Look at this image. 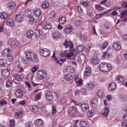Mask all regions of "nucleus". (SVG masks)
I'll use <instances>...</instances> for the list:
<instances>
[{"label":"nucleus","instance_id":"f257e3e1","mask_svg":"<svg viewBox=\"0 0 127 127\" xmlns=\"http://www.w3.org/2000/svg\"><path fill=\"white\" fill-rule=\"evenodd\" d=\"M99 69L102 72L107 73V72H110L112 70V65L107 63H101L99 65Z\"/></svg>","mask_w":127,"mask_h":127},{"label":"nucleus","instance_id":"f03ea898","mask_svg":"<svg viewBox=\"0 0 127 127\" xmlns=\"http://www.w3.org/2000/svg\"><path fill=\"white\" fill-rule=\"evenodd\" d=\"M26 58L28 61L35 62L37 60V55L34 52L30 51H26L25 52Z\"/></svg>","mask_w":127,"mask_h":127},{"label":"nucleus","instance_id":"7ed1b4c3","mask_svg":"<svg viewBox=\"0 0 127 127\" xmlns=\"http://www.w3.org/2000/svg\"><path fill=\"white\" fill-rule=\"evenodd\" d=\"M37 77L39 80L46 79V77H47V72L44 70H39L37 72Z\"/></svg>","mask_w":127,"mask_h":127},{"label":"nucleus","instance_id":"20e7f679","mask_svg":"<svg viewBox=\"0 0 127 127\" xmlns=\"http://www.w3.org/2000/svg\"><path fill=\"white\" fill-rule=\"evenodd\" d=\"M24 18V14H23V13L19 12L16 15L15 17V20L16 22H21L23 21Z\"/></svg>","mask_w":127,"mask_h":127},{"label":"nucleus","instance_id":"39448f33","mask_svg":"<svg viewBox=\"0 0 127 127\" xmlns=\"http://www.w3.org/2000/svg\"><path fill=\"white\" fill-rule=\"evenodd\" d=\"M40 54L43 57H48L50 55V51L47 49H43L40 50Z\"/></svg>","mask_w":127,"mask_h":127},{"label":"nucleus","instance_id":"423d86ee","mask_svg":"<svg viewBox=\"0 0 127 127\" xmlns=\"http://www.w3.org/2000/svg\"><path fill=\"white\" fill-rule=\"evenodd\" d=\"M67 114L72 116H75L77 114V108L74 106L69 107L67 110Z\"/></svg>","mask_w":127,"mask_h":127},{"label":"nucleus","instance_id":"0eeeda50","mask_svg":"<svg viewBox=\"0 0 127 127\" xmlns=\"http://www.w3.org/2000/svg\"><path fill=\"white\" fill-rule=\"evenodd\" d=\"M81 108L83 112L84 113H88L90 110V107H89V104L87 103H82L81 104Z\"/></svg>","mask_w":127,"mask_h":127},{"label":"nucleus","instance_id":"6e6552de","mask_svg":"<svg viewBox=\"0 0 127 127\" xmlns=\"http://www.w3.org/2000/svg\"><path fill=\"white\" fill-rule=\"evenodd\" d=\"M113 49L115 50H117V51H120L121 49H122V45H121V43L116 42L113 45Z\"/></svg>","mask_w":127,"mask_h":127},{"label":"nucleus","instance_id":"1a4fd4ad","mask_svg":"<svg viewBox=\"0 0 127 127\" xmlns=\"http://www.w3.org/2000/svg\"><path fill=\"white\" fill-rule=\"evenodd\" d=\"M11 54V50L10 49L6 48L3 51L2 55L3 57H7V56H9Z\"/></svg>","mask_w":127,"mask_h":127},{"label":"nucleus","instance_id":"9d476101","mask_svg":"<svg viewBox=\"0 0 127 127\" xmlns=\"http://www.w3.org/2000/svg\"><path fill=\"white\" fill-rule=\"evenodd\" d=\"M10 43L13 47L16 48L19 47V43H18V41L14 38L11 39L10 40Z\"/></svg>","mask_w":127,"mask_h":127},{"label":"nucleus","instance_id":"9b49d317","mask_svg":"<svg viewBox=\"0 0 127 127\" xmlns=\"http://www.w3.org/2000/svg\"><path fill=\"white\" fill-rule=\"evenodd\" d=\"M46 98L47 101H51L53 100V93L51 91H48L46 94Z\"/></svg>","mask_w":127,"mask_h":127},{"label":"nucleus","instance_id":"f8f14e48","mask_svg":"<svg viewBox=\"0 0 127 127\" xmlns=\"http://www.w3.org/2000/svg\"><path fill=\"white\" fill-rule=\"evenodd\" d=\"M33 13L36 17H39L42 14V11L40 8H36L33 10Z\"/></svg>","mask_w":127,"mask_h":127},{"label":"nucleus","instance_id":"ddd939ff","mask_svg":"<svg viewBox=\"0 0 127 127\" xmlns=\"http://www.w3.org/2000/svg\"><path fill=\"white\" fill-rule=\"evenodd\" d=\"M113 57V54L109 51L105 52L102 55V58L104 59H109V58H112Z\"/></svg>","mask_w":127,"mask_h":127},{"label":"nucleus","instance_id":"4468645a","mask_svg":"<svg viewBox=\"0 0 127 127\" xmlns=\"http://www.w3.org/2000/svg\"><path fill=\"white\" fill-rule=\"evenodd\" d=\"M34 125H35L36 127H42V126L44 125V122L42 119H39L34 121Z\"/></svg>","mask_w":127,"mask_h":127},{"label":"nucleus","instance_id":"2eb2a0df","mask_svg":"<svg viewBox=\"0 0 127 127\" xmlns=\"http://www.w3.org/2000/svg\"><path fill=\"white\" fill-rule=\"evenodd\" d=\"M7 60L5 59H0V66L1 67H7Z\"/></svg>","mask_w":127,"mask_h":127},{"label":"nucleus","instance_id":"dca6fc26","mask_svg":"<svg viewBox=\"0 0 127 127\" xmlns=\"http://www.w3.org/2000/svg\"><path fill=\"white\" fill-rule=\"evenodd\" d=\"M1 74L3 77H4L5 78H7V77L9 76L10 72H9V70H8L7 68H5L1 71Z\"/></svg>","mask_w":127,"mask_h":127},{"label":"nucleus","instance_id":"f3484780","mask_svg":"<svg viewBox=\"0 0 127 127\" xmlns=\"http://www.w3.org/2000/svg\"><path fill=\"white\" fill-rule=\"evenodd\" d=\"M16 6V4L15 2H14L13 1H9L7 4V8H9V9H13Z\"/></svg>","mask_w":127,"mask_h":127},{"label":"nucleus","instance_id":"a211bd4d","mask_svg":"<svg viewBox=\"0 0 127 127\" xmlns=\"http://www.w3.org/2000/svg\"><path fill=\"white\" fill-rule=\"evenodd\" d=\"M6 24L8 26H13L14 25V21H13V19L9 18L6 21Z\"/></svg>","mask_w":127,"mask_h":127},{"label":"nucleus","instance_id":"6ab92c4d","mask_svg":"<svg viewBox=\"0 0 127 127\" xmlns=\"http://www.w3.org/2000/svg\"><path fill=\"white\" fill-rule=\"evenodd\" d=\"M53 37L54 38H56L57 39H58V38H61V33L59 31L56 30L54 31L53 33Z\"/></svg>","mask_w":127,"mask_h":127},{"label":"nucleus","instance_id":"aec40b11","mask_svg":"<svg viewBox=\"0 0 127 127\" xmlns=\"http://www.w3.org/2000/svg\"><path fill=\"white\" fill-rule=\"evenodd\" d=\"M87 89L88 90H93L95 88V84L91 81L88 82L87 84L86 85Z\"/></svg>","mask_w":127,"mask_h":127},{"label":"nucleus","instance_id":"412c9836","mask_svg":"<svg viewBox=\"0 0 127 127\" xmlns=\"http://www.w3.org/2000/svg\"><path fill=\"white\" fill-rule=\"evenodd\" d=\"M117 88V84L115 82H112L109 86V91H115Z\"/></svg>","mask_w":127,"mask_h":127},{"label":"nucleus","instance_id":"4be33fe9","mask_svg":"<svg viewBox=\"0 0 127 127\" xmlns=\"http://www.w3.org/2000/svg\"><path fill=\"white\" fill-rule=\"evenodd\" d=\"M101 114L102 116L108 117V115H109V108L105 107L104 109L102 111Z\"/></svg>","mask_w":127,"mask_h":127},{"label":"nucleus","instance_id":"5701e85b","mask_svg":"<svg viewBox=\"0 0 127 127\" xmlns=\"http://www.w3.org/2000/svg\"><path fill=\"white\" fill-rule=\"evenodd\" d=\"M42 26L43 29H50L51 28V24L50 23H44V22L42 23Z\"/></svg>","mask_w":127,"mask_h":127},{"label":"nucleus","instance_id":"b1692460","mask_svg":"<svg viewBox=\"0 0 127 127\" xmlns=\"http://www.w3.org/2000/svg\"><path fill=\"white\" fill-rule=\"evenodd\" d=\"M73 23L75 26L79 27V26H81L82 25V21L80 19L74 20L73 21Z\"/></svg>","mask_w":127,"mask_h":127},{"label":"nucleus","instance_id":"393cba45","mask_svg":"<svg viewBox=\"0 0 127 127\" xmlns=\"http://www.w3.org/2000/svg\"><path fill=\"white\" fill-rule=\"evenodd\" d=\"M65 32L66 33H71L72 32V26L70 25H67L66 26L64 29Z\"/></svg>","mask_w":127,"mask_h":127},{"label":"nucleus","instance_id":"a878e982","mask_svg":"<svg viewBox=\"0 0 127 127\" xmlns=\"http://www.w3.org/2000/svg\"><path fill=\"white\" fill-rule=\"evenodd\" d=\"M79 125L80 127H89L88 122L84 121H80Z\"/></svg>","mask_w":127,"mask_h":127},{"label":"nucleus","instance_id":"bb28decb","mask_svg":"<svg viewBox=\"0 0 127 127\" xmlns=\"http://www.w3.org/2000/svg\"><path fill=\"white\" fill-rule=\"evenodd\" d=\"M98 98H95L93 99L91 105L93 108H97L98 107Z\"/></svg>","mask_w":127,"mask_h":127},{"label":"nucleus","instance_id":"cd10ccee","mask_svg":"<svg viewBox=\"0 0 127 127\" xmlns=\"http://www.w3.org/2000/svg\"><path fill=\"white\" fill-rule=\"evenodd\" d=\"M84 74L85 76H90L92 74V69L90 67H86L85 68Z\"/></svg>","mask_w":127,"mask_h":127},{"label":"nucleus","instance_id":"c85d7f7f","mask_svg":"<svg viewBox=\"0 0 127 127\" xmlns=\"http://www.w3.org/2000/svg\"><path fill=\"white\" fill-rule=\"evenodd\" d=\"M99 47L102 50H105L108 47V41H106L103 42L102 45H100Z\"/></svg>","mask_w":127,"mask_h":127},{"label":"nucleus","instance_id":"c756f323","mask_svg":"<svg viewBox=\"0 0 127 127\" xmlns=\"http://www.w3.org/2000/svg\"><path fill=\"white\" fill-rule=\"evenodd\" d=\"M64 79L66 80V81H71V80H73V76L70 74H65Z\"/></svg>","mask_w":127,"mask_h":127},{"label":"nucleus","instance_id":"7c9ffc66","mask_svg":"<svg viewBox=\"0 0 127 127\" xmlns=\"http://www.w3.org/2000/svg\"><path fill=\"white\" fill-rule=\"evenodd\" d=\"M34 34V32L32 30H29L27 32L26 36L27 38H32L33 35Z\"/></svg>","mask_w":127,"mask_h":127},{"label":"nucleus","instance_id":"2f4dec72","mask_svg":"<svg viewBox=\"0 0 127 127\" xmlns=\"http://www.w3.org/2000/svg\"><path fill=\"white\" fill-rule=\"evenodd\" d=\"M111 10H108L102 13L96 14V18H97V19H99V17H102V16L104 15V14H108V13H109V12H110V11H111Z\"/></svg>","mask_w":127,"mask_h":127},{"label":"nucleus","instance_id":"473e14b6","mask_svg":"<svg viewBox=\"0 0 127 127\" xmlns=\"http://www.w3.org/2000/svg\"><path fill=\"white\" fill-rule=\"evenodd\" d=\"M41 6L43 8H45V9H47V8H49V7H50V5L48 2L45 1L42 3Z\"/></svg>","mask_w":127,"mask_h":127},{"label":"nucleus","instance_id":"72a5a7b5","mask_svg":"<svg viewBox=\"0 0 127 127\" xmlns=\"http://www.w3.org/2000/svg\"><path fill=\"white\" fill-rule=\"evenodd\" d=\"M35 34L36 37H40L43 34V32L41 30H37L35 32Z\"/></svg>","mask_w":127,"mask_h":127},{"label":"nucleus","instance_id":"f704fd0d","mask_svg":"<svg viewBox=\"0 0 127 127\" xmlns=\"http://www.w3.org/2000/svg\"><path fill=\"white\" fill-rule=\"evenodd\" d=\"M91 62L92 64L97 65V64H99V63H100V59L98 58H94L91 60Z\"/></svg>","mask_w":127,"mask_h":127},{"label":"nucleus","instance_id":"c9c22d12","mask_svg":"<svg viewBox=\"0 0 127 127\" xmlns=\"http://www.w3.org/2000/svg\"><path fill=\"white\" fill-rule=\"evenodd\" d=\"M15 96L16 97H22L23 96V93H22V91L20 90V89H17L15 91Z\"/></svg>","mask_w":127,"mask_h":127},{"label":"nucleus","instance_id":"e433bc0d","mask_svg":"<svg viewBox=\"0 0 127 127\" xmlns=\"http://www.w3.org/2000/svg\"><path fill=\"white\" fill-rule=\"evenodd\" d=\"M8 16V14L6 12H2L0 14V17L2 19H5Z\"/></svg>","mask_w":127,"mask_h":127},{"label":"nucleus","instance_id":"4c0bfd02","mask_svg":"<svg viewBox=\"0 0 127 127\" xmlns=\"http://www.w3.org/2000/svg\"><path fill=\"white\" fill-rule=\"evenodd\" d=\"M75 82L78 83L79 86L83 85V80L82 79H79V75H76V77L75 78Z\"/></svg>","mask_w":127,"mask_h":127},{"label":"nucleus","instance_id":"58836bf2","mask_svg":"<svg viewBox=\"0 0 127 127\" xmlns=\"http://www.w3.org/2000/svg\"><path fill=\"white\" fill-rule=\"evenodd\" d=\"M97 96L100 99H102L104 97V90L100 89L97 92Z\"/></svg>","mask_w":127,"mask_h":127},{"label":"nucleus","instance_id":"ea45409f","mask_svg":"<svg viewBox=\"0 0 127 127\" xmlns=\"http://www.w3.org/2000/svg\"><path fill=\"white\" fill-rule=\"evenodd\" d=\"M57 16V13L55 11H52L50 12V18L52 19H55L56 17Z\"/></svg>","mask_w":127,"mask_h":127},{"label":"nucleus","instance_id":"a19ab883","mask_svg":"<svg viewBox=\"0 0 127 127\" xmlns=\"http://www.w3.org/2000/svg\"><path fill=\"white\" fill-rule=\"evenodd\" d=\"M14 78L15 80H16V81H18L19 82H20V81L23 80V76L21 75L16 74Z\"/></svg>","mask_w":127,"mask_h":127},{"label":"nucleus","instance_id":"79ce46f5","mask_svg":"<svg viewBox=\"0 0 127 127\" xmlns=\"http://www.w3.org/2000/svg\"><path fill=\"white\" fill-rule=\"evenodd\" d=\"M116 80H117V81H119V83L123 84V83H124L125 82V77L123 76H117L116 78Z\"/></svg>","mask_w":127,"mask_h":127},{"label":"nucleus","instance_id":"37998d69","mask_svg":"<svg viewBox=\"0 0 127 127\" xmlns=\"http://www.w3.org/2000/svg\"><path fill=\"white\" fill-rule=\"evenodd\" d=\"M22 113H23L22 111H21L20 113L16 112L15 113V118L16 119H21V118L22 117Z\"/></svg>","mask_w":127,"mask_h":127},{"label":"nucleus","instance_id":"c03bdc74","mask_svg":"<svg viewBox=\"0 0 127 127\" xmlns=\"http://www.w3.org/2000/svg\"><path fill=\"white\" fill-rule=\"evenodd\" d=\"M60 24H64L66 22V18L65 17H62L59 19Z\"/></svg>","mask_w":127,"mask_h":127},{"label":"nucleus","instance_id":"a18cd8bd","mask_svg":"<svg viewBox=\"0 0 127 127\" xmlns=\"http://www.w3.org/2000/svg\"><path fill=\"white\" fill-rule=\"evenodd\" d=\"M42 95V92H40L37 95H36L35 97V101H38V100H40V99H41Z\"/></svg>","mask_w":127,"mask_h":127},{"label":"nucleus","instance_id":"49530a36","mask_svg":"<svg viewBox=\"0 0 127 127\" xmlns=\"http://www.w3.org/2000/svg\"><path fill=\"white\" fill-rule=\"evenodd\" d=\"M66 57L68 58V59H74V52H70V53H68L67 55H66Z\"/></svg>","mask_w":127,"mask_h":127},{"label":"nucleus","instance_id":"de8ad7c7","mask_svg":"<svg viewBox=\"0 0 127 127\" xmlns=\"http://www.w3.org/2000/svg\"><path fill=\"white\" fill-rule=\"evenodd\" d=\"M66 101H67V97H66L65 96H63L60 99V102L62 105L65 104V103H66Z\"/></svg>","mask_w":127,"mask_h":127},{"label":"nucleus","instance_id":"09e8293b","mask_svg":"<svg viewBox=\"0 0 127 127\" xmlns=\"http://www.w3.org/2000/svg\"><path fill=\"white\" fill-rule=\"evenodd\" d=\"M80 38L81 39L82 41H87L88 37L85 34H81L80 35Z\"/></svg>","mask_w":127,"mask_h":127},{"label":"nucleus","instance_id":"8fccbe9b","mask_svg":"<svg viewBox=\"0 0 127 127\" xmlns=\"http://www.w3.org/2000/svg\"><path fill=\"white\" fill-rule=\"evenodd\" d=\"M86 113H87V116L89 118H92V117L95 115V111H88Z\"/></svg>","mask_w":127,"mask_h":127},{"label":"nucleus","instance_id":"3c124183","mask_svg":"<svg viewBox=\"0 0 127 127\" xmlns=\"http://www.w3.org/2000/svg\"><path fill=\"white\" fill-rule=\"evenodd\" d=\"M7 105V102L5 100H1L0 101V107H2V106H5Z\"/></svg>","mask_w":127,"mask_h":127},{"label":"nucleus","instance_id":"603ef678","mask_svg":"<svg viewBox=\"0 0 127 127\" xmlns=\"http://www.w3.org/2000/svg\"><path fill=\"white\" fill-rule=\"evenodd\" d=\"M76 50L78 52H82L84 50V47L82 45H79L76 48Z\"/></svg>","mask_w":127,"mask_h":127},{"label":"nucleus","instance_id":"864d4df0","mask_svg":"<svg viewBox=\"0 0 127 127\" xmlns=\"http://www.w3.org/2000/svg\"><path fill=\"white\" fill-rule=\"evenodd\" d=\"M66 72H68V73H73L74 69L71 66H68L66 69Z\"/></svg>","mask_w":127,"mask_h":127},{"label":"nucleus","instance_id":"5fc2aeb1","mask_svg":"<svg viewBox=\"0 0 127 127\" xmlns=\"http://www.w3.org/2000/svg\"><path fill=\"white\" fill-rule=\"evenodd\" d=\"M31 10L30 9L29 10H26L25 12V14L26 15V16H30L31 15Z\"/></svg>","mask_w":127,"mask_h":127},{"label":"nucleus","instance_id":"6e6d98bb","mask_svg":"<svg viewBox=\"0 0 127 127\" xmlns=\"http://www.w3.org/2000/svg\"><path fill=\"white\" fill-rule=\"evenodd\" d=\"M12 84V81L11 80H8L6 83V88H9V87H11Z\"/></svg>","mask_w":127,"mask_h":127},{"label":"nucleus","instance_id":"4d7b16f0","mask_svg":"<svg viewBox=\"0 0 127 127\" xmlns=\"http://www.w3.org/2000/svg\"><path fill=\"white\" fill-rule=\"evenodd\" d=\"M32 111L33 113H37L38 112V107L37 106H34L32 108Z\"/></svg>","mask_w":127,"mask_h":127},{"label":"nucleus","instance_id":"13d9d810","mask_svg":"<svg viewBox=\"0 0 127 127\" xmlns=\"http://www.w3.org/2000/svg\"><path fill=\"white\" fill-rule=\"evenodd\" d=\"M69 43H70V41H68L67 40H65L64 43V46L65 48H68L69 47Z\"/></svg>","mask_w":127,"mask_h":127},{"label":"nucleus","instance_id":"bf43d9fd","mask_svg":"<svg viewBox=\"0 0 127 127\" xmlns=\"http://www.w3.org/2000/svg\"><path fill=\"white\" fill-rule=\"evenodd\" d=\"M6 57H7V60H8V61H9V62H11V61H12V60H13V57L12 56V55H11V54L10 55L7 56Z\"/></svg>","mask_w":127,"mask_h":127},{"label":"nucleus","instance_id":"052dcab7","mask_svg":"<svg viewBox=\"0 0 127 127\" xmlns=\"http://www.w3.org/2000/svg\"><path fill=\"white\" fill-rule=\"evenodd\" d=\"M121 18H123V17H125V16H127V11L125 10L123 12H121Z\"/></svg>","mask_w":127,"mask_h":127},{"label":"nucleus","instance_id":"680f3d73","mask_svg":"<svg viewBox=\"0 0 127 127\" xmlns=\"http://www.w3.org/2000/svg\"><path fill=\"white\" fill-rule=\"evenodd\" d=\"M81 92L82 95H87V94H88V92H87V89L84 88H82L81 89Z\"/></svg>","mask_w":127,"mask_h":127},{"label":"nucleus","instance_id":"e2e57ef3","mask_svg":"<svg viewBox=\"0 0 127 127\" xmlns=\"http://www.w3.org/2000/svg\"><path fill=\"white\" fill-rule=\"evenodd\" d=\"M33 76H34V73H30L28 74V80H32L33 79Z\"/></svg>","mask_w":127,"mask_h":127},{"label":"nucleus","instance_id":"0e129e2a","mask_svg":"<svg viewBox=\"0 0 127 127\" xmlns=\"http://www.w3.org/2000/svg\"><path fill=\"white\" fill-rule=\"evenodd\" d=\"M82 4L84 6H89V5L90 4V2L89 1H83L82 3Z\"/></svg>","mask_w":127,"mask_h":127},{"label":"nucleus","instance_id":"69168bd1","mask_svg":"<svg viewBox=\"0 0 127 127\" xmlns=\"http://www.w3.org/2000/svg\"><path fill=\"white\" fill-rule=\"evenodd\" d=\"M14 125H15V121L14 120H10V127H14Z\"/></svg>","mask_w":127,"mask_h":127},{"label":"nucleus","instance_id":"338daca9","mask_svg":"<svg viewBox=\"0 0 127 127\" xmlns=\"http://www.w3.org/2000/svg\"><path fill=\"white\" fill-rule=\"evenodd\" d=\"M56 112H57L56 107L55 106H53L52 107V115H55V114H56Z\"/></svg>","mask_w":127,"mask_h":127},{"label":"nucleus","instance_id":"774afa93","mask_svg":"<svg viewBox=\"0 0 127 127\" xmlns=\"http://www.w3.org/2000/svg\"><path fill=\"white\" fill-rule=\"evenodd\" d=\"M96 9H97V10H103L104 8L103 7H101V5L98 4L96 6Z\"/></svg>","mask_w":127,"mask_h":127}]
</instances>
